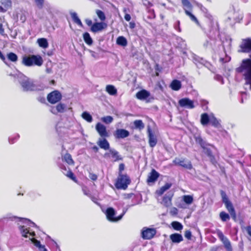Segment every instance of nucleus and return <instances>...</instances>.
<instances>
[{"mask_svg":"<svg viewBox=\"0 0 251 251\" xmlns=\"http://www.w3.org/2000/svg\"><path fill=\"white\" fill-rule=\"evenodd\" d=\"M9 75L17 80L24 92L42 91L46 87L43 84L34 81L22 73L19 72L16 74H10Z\"/></svg>","mask_w":251,"mask_h":251,"instance_id":"f257e3e1","label":"nucleus"},{"mask_svg":"<svg viewBox=\"0 0 251 251\" xmlns=\"http://www.w3.org/2000/svg\"><path fill=\"white\" fill-rule=\"evenodd\" d=\"M12 220H18V221L25 224L24 225L19 226V229L23 236L26 238L29 237L32 243L37 248H39L41 245L39 241L33 238L35 236V232L32 231L29 227H27V226L37 227V226L34 222L28 219L22 218L15 216L13 217Z\"/></svg>","mask_w":251,"mask_h":251,"instance_id":"f03ea898","label":"nucleus"},{"mask_svg":"<svg viewBox=\"0 0 251 251\" xmlns=\"http://www.w3.org/2000/svg\"><path fill=\"white\" fill-rule=\"evenodd\" d=\"M195 141L202 149L203 152L207 156L210 162L214 165L217 164V161L215 158V154L217 152V149L215 147L210 144L208 143L205 140L200 136H195Z\"/></svg>","mask_w":251,"mask_h":251,"instance_id":"7ed1b4c3","label":"nucleus"},{"mask_svg":"<svg viewBox=\"0 0 251 251\" xmlns=\"http://www.w3.org/2000/svg\"><path fill=\"white\" fill-rule=\"evenodd\" d=\"M250 58L243 59L241 65L236 68V71L238 73H242L244 77L245 83V89H247V86H249V89L251 90V54Z\"/></svg>","mask_w":251,"mask_h":251,"instance_id":"20e7f679","label":"nucleus"},{"mask_svg":"<svg viewBox=\"0 0 251 251\" xmlns=\"http://www.w3.org/2000/svg\"><path fill=\"white\" fill-rule=\"evenodd\" d=\"M43 63V60L39 55H25L23 57L22 63L26 67L32 66H41Z\"/></svg>","mask_w":251,"mask_h":251,"instance_id":"39448f33","label":"nucleus"},{"mask_svg":"<svg viewBox=\"0 0 251 251\" xmlns=\"http://www.w3.org/2000/svg\"><path fill=\"white\" fill-rule=\"evenodd\" d=\"M243 18V13L239 9L232 7L227 13V22L233 26L235 23H239Z\"/></svg>","mask_w":251,"mask_h":251,"instance_id":"423d86ee","label":"nucleus"},{"mask_svg":"<svg viewBox=\"0 0 251 251\" xmlns=\"http://www.w3.org/2000/svg\"><path fill=\"white\" fill-rule=\"evenodd\" d=\"M130 182V179L127 175L120 174L116 180L115 186L118 189L126 190Z\"/></svg>","mask_w":251,"mask_h":251,"instance_id":"0eeeda50","label":"nucleus"},{"mask_svg":"<svg viewBox=\"0 0 251 251\" xmlns=\"http://www.w3.org/2000/svg\"><path fill=\"white\" fill-rule=\"evenodd\" d=\"M127 210V208H124L122 213L119 216L116 217V211L113 207H110L106 209L105 214L108 221L112 222H117L122 219Z\"/></svg>","mask_w":251,"mask_h":251,"instance_id":"6e6552de","label":"nucleus"},{"mask_svg":"<svg viewBox=\"0 0 251 251\" xmlns=\"http://www.w3.org/2000/svg\"><path fill=\"white\" fill-rule=\"evenodd\" d=\"M220 194L222 197V201L225 204L227 210L229 212L231 217L235 219L236 212L234 208L232 205V202L229 200L226 193L224 191L221 190H220Z\"/></svg>","mask_w":251,"mask_h":251,"instance_id":"1a4fd4ad","label":"nucleus"},{"mask_svg":"<svg viewBox=\"0 0 251 251\" xmlns=\"http://www.w3.org/2000/svg\"><path fill=\"white\" fill-rule=\"evenodd\" d=\"M239 52L251 53V38H247L242 40L239 46Z\"/></svg>","mask_w":251,"mask_h":251,"instance_id":"9d476101","label":"nucleus"},{"mask_svg":"<svg viewBox=\"0 0 251 251\" xmlns=\"http://www.w3.org/2000/svg\"><path fill=\"white\" fill-rule=\"evenodd\" d=\"M62 98V95L57 90H54L51 93H49L47 96V100L48 101L52 104H54L55 103L59 101Z\"/></svg>","mask_w":251,"mask_h":251,"instance_id":"9b49d317","label":"nucleus"},{"mask_svg":"<svg viewBox=\"0 0 251 251\" xmlns=\"http://www.w3.org/2000/svg\"><path fill=\"white\" fill-rule=\"evenodd\" d=\"M104 157L105 158H112L115 162L123 160V157L119 152L114 149H110L108 152L105 153Z\"/></svg>","mask_w":251,"mask_h":251,"instance_id":"f8f14e48","label":"nucleus"},{"mask_svg":"<svg viewBox=\"0 0 251 251\" xmlns=\"http://www.w3.org/2000/svg\"><path fill=\"white\" fill-rule=\"evenodd\" d=\"M217 235L220 240L224 244V247L226 251H232V248L231 245V243L228 239L226 237L223 232L218 230L217 231Z\"/></svg>","mask_w":251,"mask_h":251,"instance_id":"ddd939ff","label":"nucleus"},{"mask_svg":"<svg viewBox=\"0 0 251 251\" xmlns=\"http://www.w3.org/2000/svg\"><path fill=\"white\" fill-rule=\"evenodd\" d=\"M178 103L180 107L186 109H191L195 107L194 101L188 98L180 99L178 101Z\"/></svg>","mask_w":251,"mask_h":251,"instance_id":"4468645a","label":"nucleus"},{"mask_svg":"<svg viewBox=\"0 0 251 251\" xmlns=\"http://www.w3.org/2000/svg\"><path fill=\"white\" fill-rule=\"evenodd\" d=\"M223 49L225 51V56L224 57H220V62L223 64L229 62L231 58L229 56L227 55L226 52V46L227 49H230L231 46V39H226L225 41L223 42Z\"/></svg>","mask_w":251,"mask_h":251,"instance_id":"2eb2a0df","label":"nucleus"},{"mask_svg":"<svg viewBox=\"0 0 251 251\" xmlns=\"http://www.w3.org/2000/svg\"><path fill=\"white\" fill-rule=\"evenodd\" d=\"M156 233L155 228L144 227L142 230V237L144 239H150L153 237Z\"/></svg>","mask_w":251,"mask_h":251,"instance_id":"dca6fc26","label":"nucleus"},{"mask_svg":"<svg viewBox=\"0 0 251 251\" xmlns=\"http://www.w3.org/2000/svg\"><path fill=\"white\" fill-rule=\"evenodd\" d=\"M147 133L149 138V145L151 147L153 148L156 146L157 143V139L150 126H147Z\"/></svg>","mask_w":251,"mask_h":251,"instance_id":"f3484780","label":"nucleus"},{"mask_svg":"<svg viewBox=\"0 0 251 251\" xmlns=\"http://www.w3.org/2000/svg\"><path fill=\"white\" fill-rule=\"evenodd\" d=\"M96 130L102 138H106L109 136L106 126L100 123H98L96 125Z\"/></svg>","mask_w":251,"mask_h":251,"instance_id":"a211bd4d","label":"nucleus"},{"mask_svg":"<svg viewBox=\"0 0 251 251\" xmlns=\"http://www.w3.org/2000/svg\"><path fill=\"white\" fill-rule=\"evenodd\" d=\"M113 135L116 139H124L129 136V132L125 129L119 128L115 130Z\"/></svg>","mask_w":251,"mask_h":251,"instance_id":"6ab92c4d","label":"nucleus"},{"mask_svg":"<svg viewBox=\"0 0 251 251\" xmlns=\"http://www.w3.org/2000/svg\"><path fill=\"white\" fill-rule=\"evenodd\" d=\"M173 163L188 170H191L193 168V166L190 161H185L184 159L181 160L176 158L173 161Z\"/></svg>","mask_w":251,"mask_h":251,"instance_id":"aec40b11","label":"nucleus"},{"mask_svg":"<svg viewBox=\"0 0 251 251\" xmlns=\"http://www.w3.org/2000/svg\"><path fill=\"white\" fill-rule=\"evenodd\" d=\"M59 166L64 175L74 181L76 182V177L70 168H68V169H67V167L63 164H60Z\"/></svg>","mask_w":251,"mask_h":251,"instance_id":"412c9836","label":"nucleus"},{"mask_svg":"<svg viewBox=\"0 0 251 251\" xmlns=\"http://www.w3.org/2000/svg\"><path fill=\"white\" fill-rule=\"evenodd\" d=\"M195 63L197 65L198 67H201V66H199L198 63L200 65H203L208 68L210 71H211L212 72H214V70L212 69V65L207 61L204 60L202 58H195Z\"/></svg>","mask_w":251,"mask_h":251,"instance_id":"4be33fe9","label":"nucleus"},{"mask_svg":"<svg viewBox=\"0 0 251 251\" xmlns=\"http://www.w3.org/2000/svg\"><path fill=\"white\" fill-rule=\"evenodd\" d=\"M159 176V174L155 169H152L147 180L148 184L150 185L151 183H154Z\"/></svg>","mask_w":251,"mask_h":251,"instance_id":"5701e85b","label":"nucleus"},{"mask_svg":"<svg viewBox=\"0 0 251 251\" xmlns=\"http://www.w3.org/2000/svg\"><path fill=\"white\" fill-rule=\"evenodd\" d=\"M216 40L208 38L203 43V47L205 49L213 50L215 47Z\"/></svg>","mask_w":251,"mask_h":251,"instance_id":"b1692460","label":"nucleus"},{"mask_svg":"<svg viewBox=\"0 0 251 251\" xmlns=\"http://www.w3.org/2000/svg\"><path fill=\"white\" fill-rule=\"evenodd\" d=\"M67 108L66 105L64 103H59L55 107H53L51 108L50 111L53 114L57 113H63Z\"/></svg>","mask_w":251,"mask_h":251,"instance_id":"393cba45","label":"nucleus"},{"mask_svg":"<svg viewBox=\"0 0 251 251\" xmlns=\"http://www.w3.org/2000/svg\"><path fill=\"white\" fill-rule=\"evenodd\" d=\"M150 96V93L145 89L139 91L136 94V98L140 100H146Z\"/></svg>","mask_w":251,"mask_h":251,"instance_id":"a878e982","label":"nucleus"},{"mask_svg":"<svg viewBox=\"0 0 251 251\" xmlns=\"http://www.w3.org/2000/svg\"><path fill=\"white\" fill-rule=\"evenodd\" d=\"M104 24L101 22L95 23L91 27V30L94 33H96L102 30L104 27Z\"/></svg>","mask_w":251,"mask_h":251,"instance_id":"bb28decb","label":"nucleus"},{"mask_svg":"<svg viewBox=\"0 0 251 251\" xmlns=\"http://www.w3.org/2000/svg\"><path fill=\"white\" fill-rule=\"evenodd\" d=\"M97 144L101 149H104L105 150H109V149H110L109 143L105 139V138H103V139H100Z\"/></svg>","mask_w":251,"mask_h":251,"instance_id":"cd10ccee","label":"nucleus"},{"mask_svg":"<svg viewBox=\"0 0 251 251\" xmlns=\"http://www.w3.org/2000/svg\"><path fill=\"white\" fill-rule=\"evenodd\" d=\"M181 1L185 13H186L187 11H192L193 7L189 0H181Z\"/></svg>","mask_w":251,"mask_h":251,"instance_id":"c85d7f7f","label":"nucleus"},{"mask_svg":"<svg viewBox=\"0 0 251 251\" xmlns=\"http://www.w3.org/2000/svg\"><path fill=\"white\" fill-rule=\"evenodd\" d=\"M170 238L172 242L174 243H179L183 241V237L179 233H173L170 235Z\"/></svg>","mask_w":251,"mask_h":251,"instance_id":"c756f323","label":"nucleus"},{"mask_svg":"<svg viewBox=\"0 0 251 251\" xmlns=\"http://www.w3.org/2000/svg\"><path fill=\"white\" fill-rule=\"evenodd\" d=\"M211 114L208 115L207 113H202L201 116V123L203 126L207 125L210 121Z\"/></svg>","mask_w":251,"mask_h":251,"instance_id":"7c9ffc66","label":"nucleus"},{"mask_svg":"<svg viewBox=\"0 0 251 251\" xmlns=\"http://www.w3.org/2000/svg\"><path fill=\"white\" fill-rule=\"evenodd\" d=\"M198 6L200 7L201 10L204 14V16L206 17L210 21V24H212L213 23V17L208 12V10L204 7L202 4H199Z\"/></svg>","mask_w":251,"mask_h":251,"instance_id":"2f4dec72","label":"nucleus"},{"mask_svg":"<svg viewBox=\"0 0 251 251\" xmlns=\"http://www.w3.org/2000/svg\"><path fill=\"white\" fill-rule=\"evenodd\" d=\"M173 195L166 194L163 198L162 203L166 207H169L172 205V198Z\"/></svg>","mask_w":251,"mask_h":251,"instance_id":"473e14b6","label":"nucleus"},{"mask_svg":"<svg viewBox=\"0 0 251 251\" xmlns=\"http://www.w3.org/2000/svg\"><path fill=\"white\" fill-rule=\"evenodd\" d=\"M181 82L177 79L173 80L170 84V87L174 91H178L181 88Z\"/></svg>","mask_w":251,"mask_h":251,"instance_id":"72a5a7b5","label":"nucleus"},{"mask_svg":"<svg viewBox=\"0 0 251 251\" xmlns=\"http://www.w3.org/2000/svg\"><path fill=\"white\" fill-rule=\"evenodd\" d=\"M221 121L218 120L214 115L213 113L211 114V119L210 123L213 127L215 128H220L221 127Z\"/></svg>","mask_w":251,"mask_h":251,"instance_id":"f704fd0d","label":"nucleus"},{"mask_svg":"<svg viewBox=\"0 0 251 251\" xmlns=\"http://www.w3.org/2000/svg\"><path fill=\"white\" fill-rule=\"evenodd\" d=\"M172 184L171 183H166L164 186H162L160 189L156 191V193L159 195H162L165 191L169 189Z\"/></svg>","mask_w":251,"mask_h":251,"instance_id":"c9c22d12","label":"nucleus"},{"mask_svg":"<svg viewBox=\"0 0 251 251\" xmlns=\"http://www.w3.org/2000/svg\"><path fill=\"white\" fill-rule=\"evenodd\" d=\"M39 47L43 49H47L49 47V43L46 38H39L37 41Z\"/></svg>","mask_w":251,"mask_h":251,"instance_id":"e433bc0d","label":"nucleus"},{"mask_svg":"<svg viewBox=\"0 0 251 251\" xmlns=\"http://www.w3.org/2000/svg\"><path fill=\"white\" fill-rule=\"evenodd\" d=\"M116 43L117 45L122 46V47H126L127 45V41L126 39L123 36H119L116 40Z\"/></svg>","mask_w":251,"mask_h":251,"instance_id":"4c0bfd02","label":"nucleus"},{"mask_svg":"<svg viewBox=\"0 0 251 251\" xmlns=\"http://www.w3.org/2000/svg\"><path fill=\"white\" fill-rule=\"evenodd\" d=\"M70 14L71 18H72L74 22L78 25L80 27H83V24L80 19L77 16V13L75 12H72Z\"/></svg>","mask_w":251,"mask_h":251,"instance_id":"58836bf2","label":"nucleus"},{"mask_svg":"<svg viewBox=\"0 0 251 251\" xmlns=\"http://www.w3.org/2000/svg\"><path fill=\"white\" fill-rule=\"evenodd\" d=\"M106 91L112 96L116 95L117 93V89L112 85H107L106 86Z\"/></svg>","mask_w":251,"mask_h":251,"instance_id":"ea45409f","label":"nucleus"},{"mask_svg":"<svg viewBox=\"0 0 251 251\" xmlns=\"http://www.w3.org/2000/svg\"><path fill=\"white\" fill-rule=\"evenodd\" d=\"M134 127L140 130H142L145 127V125L141 120H136L133 122Z\"/></svg>","mask_w":251,"mask_h":251,"instance_id":"a19ab883","label":"nucleus"},{"mask_svg":"<svg viewBox=\"0 0 251 251\" xmlns=\"http://www.w3.org/2000/svg\"><path fill=\"white\" fill-rule=\"evenodd\" d=\"M63 161L67 162L69 165H74V161H73L72 156L70 154L66 153L64 156L62 157Z\"/></svg>","mask_w":251,"mask_h":251,"instance_id":"79ce46f5","label":"nucleus"},{"mask_svg":"<svg viewBox=\"0 0 251 251\" xmlns=\"http://www.w3.org/2000/svg\"><path fill=\"white\" fill-rule=\"evenodd\" d=\"M83 38L84 42L88 45H91L93 43V40L88 32H85L83 34Z\"/></svg>","mask_w":251,"mask_h":251,"instance_id":"37998d69","label":"nucleus"},{"mask_svg":"<svg viewBox=\"0 0 251 251\" xmlns=\"http://www.w3.org/2000/svg\"><path fill=\"white\" fill-rule=\"evenodd\" d=\"M182 200L184 202L188 205L192 204L194 201L193 196L189 195H184L182 197Z\"/></svg>","mask_w":251,"mask_h":251,"instance_id":"c03bdc74","label":"nucleus"},{"mask_svg":"<svg viewBox=\"0 0 251 251\" xmlns=\"http://www.w3.org/2000/svg\"><path fill=\"white\" fill-rule=\"evenodd\" d=\"M82 118L88 123H91L93 121V118L91 115L87 111H84L81 115Z\"/></svg>","mask_w":251,"mask_h":251,"instance_id":"a18cd8bd","label":"nucleus"},{"mask_svg":"<svg viewBox=\"0 0 251 251\" xmlns=\"http://www.w3.org/2000/svg\"><path fill=\"white\" fill-rule=\"evenodd\" d=\"M185 14L189 16L191 20L196 23L198 26L200 25V23L197 18L192 13V11H187Z\"/></svg>","mask_w":251,"mask_h":251,"instance_id":"49530a36","label":"nucleus"},{"mask_svg":"<svg viewBox=\"0 0 251 251\" xmlns=\"http://www.w3.org/2000/svg\"><path fill=\"white\" fill-rule=\"evenodd\" d=\"M171 225L173 228L176 230L179 231L183 228L182 225L180 223L177 221L173 222L171 223Z\"/></svg>","mask_w":251,"mask_h":251,"instance_id":"de8ad7c7","label":"nucleus"},{"mask_svg":"<svg viewBox=\"0 0 251 251\" xmlns=\"http://www.w3.org/2000/svg\"><path fill=\"white\" fill-rule=\"evenodd\" d=\"M7 57L8 60L13 62H16L18 60V56L14 52L8 53L7 54Z\"/></svg>","mask_w":251,"mask_h":251,"instance_id":"09e8293b","label":"nucleus"},{"mask_svg":"<svg viewBox=\"0 0 251 251\" xmlns=\"http://www.w3.org/2000/svg\"><path fill=\"white\" fill-rule=\"evenodd\" d=\"M220 217L222 221L226 222L230 219L228 214L225 212L222 211L220 214Z\"/></svg>","mask_w":251,"mask_h":251,"instance_id":"8fccbe9b","label":"nucleus"},{"mask_svg":"<svg viewBox=\"0 0 251 251\" xmlns=\"http://www.w3.org/2000/svg\"><path fill=\"white\" fill-rule=\"evenodd\" d=\"M101 121L106 124H109L113 121V118L111 116H107L101 118Z\"/></svg>","mask_w":251,"mask_h":251,"instance_id":"3c124183","label":"nucleus"},{"mask_svg":"<svg viewBox=\"0 0 251 251\" xmlns=\"http://www.w3.org/2000/svg\"><path fill=\"white\" fill-rule=\"evenodd\" d=\"M20 138L19 134H16L13 136L9 137L8 138L9 143L11 144H14Z\"/></svg>","mask_w":251,"mask_h":251,"instance_id":"603ef678","label":"nucleus"},{"mask_svg":"<svg viewBox=\"0 0 251 251\" xmlns=\"http://www.w3.org/2000/svg\"><path fill=\"white\" fill-rule=\"evenodd\" d=\"M34 2L38 9H41L43 8L45 0H34Z\"/></svg>","mask_w":251,"mask_h":251,"instance_id":"864d4df0","label":"nucleus"},{"mask_svg":"<svg viewBox=\"0 0 251 251\" xmlns=\"http://www.w3.org/2000/svg\"><path fill=\"white\" fill-rule=\"evenodd\" d=\"M96 13L99 19L101 21H104L105 19V16L103 11L100 10H97L96 11Z\"/></svg>","mask_w":251,"mask_h":251,"instance_id":"5fc2aeb1","label":"nucleus"},{"mask_svg":"<svg viewBox=\"0 0 251 251\" xmlns=\"http://www.w3.org/2000/svg\"><path fill=\"white\" fill-rule=\"evenodd\" d=\"M214 78L215 80L219 82L221 84H224V80L223 76L221 75L216 74L214 76Z\"/></svg>","mask_w":251,"mask_h":251,"instance_id":"6e6d98bb","label":"nucleus"},{"mask_svg":"<svg viewBox=\"0 0 251 251\" xmlns=\"http://www.w3.org/2000/svg\"><path fill=\"white\" fill-rule=\"evenodd\" d=\"M1 2L5 8H7L11 5V0H1Z\"/></svg>","mask_w":251,"mask_h":251,"instance_id":"4d7b16f0","label":"nucleus"},{"mask_svg":"<svg viewBox=\"0 0 251 251\" xmlns=\"http://www.w3.org/2000/svg\"><path fill=\"white\" fill-rule=\"evenodd\" d=\"M184 236L187 239L190 240L192 237V233L191 231L189 230H187L185 231L184 233Z\"/></svg>","mask_w":251,"mask_h":251,"instance_id":"13d9d810","label":"nucleus"},{"mask_svg":"<svg viewBox=\"0 0 251 251\" xmlns=\"http://www.w3.org/2000/svg\"><path fill=\"white\" fill-rule=\"evenodd\" d=\"M174 28L179 32L181 31V29L180 27V22L179 21H176L174 24Z\"/></svg>","mask_w":251,"mask_h":251,"instance_id":"bf43d9fd","label":"nucleus"},{"mask_svg":"<svg viewBox=\"0 0 251 251\" xmlns=\"http://www.w3.org/2000/svg\"><path fill=\"white\" fill-rule=\"evenodd\" d=\"M89 178L93 181H95L98 179V176L97 175L93 174L92 173H89Z\"/></svg>","mask_w":251,"mask_h":251,"instance_id":"052dcab7","label":"nucleus"},{"mask_svg":"<svg viewBox=\"0 0 251 251\" xmlns=\"http://www.w3.org/2000/svg\"><path fill=\"white\" fill-rule=\"evenodd\" d=\"M177 209L176 207H173V208H172L170 212V214L173 216L176 215L177 214Z\"/></svg>","mask_w":251,"mask_h":251,"instance_id":"680f3d73","label":"nucleus"},{"mask_svg":"<svg viewBox=\"0 0 251 251\" xmlns=\"http://www.w3.org/2000/svg\"><path fill=\"white\" fill-rule=\"evenodd\" d=\"M125 169V165L123 163H121L119 165V175L123 174L122 171Z\"/></svg>","mask_w":251,"mask_h":251,"instance_id":"e2e57ef3","label":"nucleus"},{"mask_svg":"<svg viewBox=\"0 0 251 251\" xmlns=\"http://www.w3.org/2000/svg\"><path fill=\"white\" fill-rule=\"evenodd\" d=\"M82 191L85 195L89 196L90 195L89 191L85 186H83L82 188Z\"/></svg>","mask_w":251,"mask_h":251,"instance_id":"0e129e2a","label":"nucleus"},{"mask_svg":"<svg viewBox=\"0 0 251 251\" xmlns=\"http://www.w3.org/2000/svg\"><path fill=\"white\" fill-rule=\"evenodd\" d=\"M241 102H243V99L245 98V99H247V93L246 92H241Z\"/></svg>","mask_w":251,"mask_h":251,"instance_id":"69168bd1","label":"nucleus"},{"mask_svg":"<svg viewBox=\"0 0 251 251\" xmlns=\"http://www.w3.org/2000/svg\"><path fill=\"white\" fill-rule=\"evenodd\" d=\"M125 19L127 22L129 21L131 19L130 15L129 14H126L125 15Z\"/></svg>","mask_w":251,"mask_h":251,"instance_id":"338daca9","label":"nucleus"},{"mask_svg":"<svg viewBox=\"0 0 251 251\" xmlns=\"http://www.w3.org/2000/svg\"><path fill=\"white\" fill-rule=\"evenodd\" d=\"M40 251H47V249L45 248L44 245H41L39 248Z\"/></svg>","mask_w":251,"mask_h":251,"instance_id":"774afa93","label":"nucleus"}]
</instances>
